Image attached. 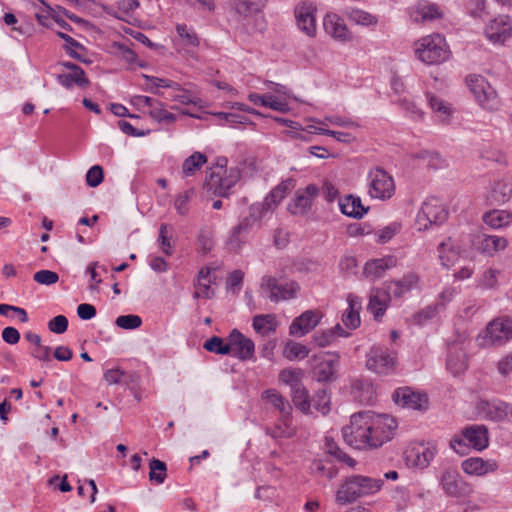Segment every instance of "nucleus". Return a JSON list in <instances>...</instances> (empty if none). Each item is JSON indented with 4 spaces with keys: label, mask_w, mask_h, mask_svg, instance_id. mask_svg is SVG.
I'll return each instance as SVG.
<instances>
[{
    "label": "nucleus",
    "mask_w": 512,
    "mask_h": 512,
    "mask_svg": "<svg viewBox=\"0 0 512 512\" xmlns=\"http://www.w3.org/2000/svg\"><path fill=\"white\" fill-rule=\"evenodd\" d=\"M396 428V420L388 414L361 411L351 416L350 424L342 429V435L344 441L355 449H374L390 441Z\"/></svg>",
    "instance_id": "obj_1"
},
{
    "label": "nucleus",
    "mask_w": 512,
    "mask_h": 512,
    "mask_svg": "<svg viewBox=\"0 0 512 512\" xmlns=\"http://www.w3.org/2000/svg\"><path fill=\"white\" fill-rule=\"evenodd\" d=\"M383 485L381 479L368 476L353 475L347 477L336 492V502L341 505L350 504L359 497L378 492Z\"/></svg>",
    "instance_id": "obj_2"
},
{
    "label": "nucleus",
    "mask_w": 512,
    "mask_h": 512,
    "mask_svg": "<svg viewBox=\"0 0 512 512\" xmlns=\"http://www.w3.org/2000/svg\"><path fill=\"white\" fill-rule=\"evenodd\" d=\"M270 0H229V13L241 27L252 34L256 28L258 17L263 12Z\"/></svg>",
    "instance_id": "obj_3"
},
{
    "label": "nucleus",
    "mask_w": 512,
    "mask_h": 512,
    "mask_svg": "<svg viewBox=\"0 0 512 512\" xmlns=\"http://www.w3.org/2000/svg\"><path fill=\"white\" fill-rule=\"evenodd\" d=\"M417 58L427 65H437L449 58L450 51L440 34L428 35L415 43Z\"/></svg>",
    "instance_id": "obj_4"
},
{
    "label": "nucleus",
    "mask_w": 512,
    "mask_h": 512,
    "mask_svg": "<svg viewBox=\"0 0 512 512\" xmlns=\"http://www.w3.org/2000/svg\"><path fill=\"white\" fill-rule=\"evenodd\" d=\"M467 86L473 93L481 107L488 111H496L500 107V100L495 89L480 75H469L466 78Z\"/></svg>",
    "instance_id": "obj_5"
},
{
    "label": "nucleus",
    "mask_w": 512,
    "mask_h": 512,
    "mask_svg": "<svg viewBox=\"0 0 512 512\" xmlns=\"http://www.w3.org/2000/svg\"><path fill=\"white\" fill-rule=\"evenodd\" d=\"M366 366L380 376L393 375L397 368L396 353L381 346H373L367 355Z\"/></svg>",
    "instance_id": "obj_6"
},
{
    "label": "nucleus",
    "mask_w": 512,
    "mask_h": 512,
    "mask_svg": "<svg viewBox=\"0 0 512 512\" xmlns=\"http://www.w3.org/2000/svg\"><path fill=\"white\" fill-rule=\"evenodd\" d=\"M264 214L265 212L263 211V207H260L259 203L251 205L248 209V215L243 217L240 222L231 230L227 241L229 247L234 251L238 250L244 242V240L241 238V235L247 233L257 222L263 218Z\"/></svg>",
    "instance_id": "obj_7"
},
{
    "label": "nucleus",
    "mask_w": 512,
    "mask_h": 512,
    "mask_svg": "<svg viewBox=\"0 0 512 512\" xmlns=\"http://www.w3.org/2000/svg\"><path fill=\"white\" fill-rule=\"evenodd\" d=\"M447 217L448 212L442 203L435 197L428 198L417 215L419 230H426L433 224H441Z\"/></svg>",
    "instance_id": "obj_8"
},
{
    "label": "nucleus",
    "mask_w": 512,
    "mask_h": 512,
    "mask_svg": "<svg viewBox=\"0 0 512 512\" xmlns=\"http://www.w3.org/2000/svg\"><path fill=\"white\" fill-rule=\"evenodd\" d=\"M369 194L373 198L385 200L392 197L395 190L393 178L382 168L377 167L370 171Z\"/></svg>",
    "instance_id": "obj_9"
},
{
    "label": "nucleus",
    "mask_w": 512,
    "mask_h": 512,
    "mask_svg": "<svg viewBox=\"0 0 512 512\" xmlns=\"http://www.w3.org/2000/svg\"><path fill=\"white\" fill-rule=\"evenodd\" d=\"M261 289L269 293L268 297L272 302H279L294 298L300 287L295 281L279 284L275 277L264 276L261 280Z\"/></svg>",
    "instance_id": "obj_10"
},
{
    "label": "nucleus",
    "mask_w": 512,
    "mask_h": 512,
    "mask_svg": "<svg viewBox=\"0 0 512 512\" xmlns=\"http://www.w3.org/2000/svg\"><path fill=\"white\" fill-rule=\"evenodd\" d=\"M392 400L402 408L412 410L425 411L429 406L426 394L416 392L407 386L397 388L392 394Z\"/></svg>",
    "instance_id": "obj_11"
},
{
    "label": "nucleus",
    "mask_w": 512,
    "mask_h": 512,
    "mask_svg": "<svg viewBox=\"0 0 512 512\" xmlns=\"http://www.w3.org/2000/svg\"><path fill=\"white\" fill-rule=\"evenodd\" d=\"M512 338V319L496 318L486 327L485 341L490 345H502Z\"/></svg>",
    "instance_id": "obj_12"
},
{
    "label": "nucleus",
    "mask_w": 512,
    "mask_h": 512,
    "mask_svg": "<svg viewBox=\"0 0 512 512\" xmlns=\"http://www.w3.org/2000/svg\"><path fill=\"white\" fill-rule=\"evenodd\" d=\"M315 12L316 7L311 2L299 3L294 9L298 28L309 37L316 35Z\"/></svg>",
    "instance_id": "obj_13"
},
{
    "label": "nucleus",
    "mask_w": 512,
    "mask_h": 512,
    "mask_svg": "<svg viewBox=\"0 0 512 512\" xmlns=\"http://www.w3.org/2000/svg\"><path fill=\"white\" fill-rule=\"evenodd\" d=\"M485 35L492 43H504L512 36V20L507 15L492 19L485 28Z\"/></svg>",
    "instance_id": "obj_14"
},
{
    "label": "nucleus",
    "mask_w": 512,
    "mask_h": 512,
    "mask_svg": "<svg viewBox=\"0 0 512 512\" xmlns=\"http://www.w3.org/2000/svg\"><path fill=\"white\" fill-rule=\"evenodd\" d=\"M228 340L231 345V354L234 357H237L240 360H249L254 357V342L237 329H233L230 332Z\"/></svg>",
    "instance_id": "obj_15"
},
{
    "label": "nucleus",
    "mask_w": 512,
    "mask_h": 512,
    "mask_svg": "<svg viewBox=\"0 0 512 512\" xmlns=\"http://www.w3.org/2000/svg\"><path fill=\"white\" fill-rule=\"evenodd\" d=\"M318 193L319 188L314 184H309L304 189L297 190L293 203L289 205V211L292 214H306L311 209Z\"/></svg>",
    "instance_id": "obj_16"
},
{
    "label": "nucleus",
    "mask_w": 512,
    "mask_h": 512,
    "mask_svg": "<svg viewBox=\"0 0 512 512\" xmlns=\"http://www.w3.org/2000/svg\"><path fill=\"white\" fill-rule=\"evenodd\" d=\"M507 240L497 235L478 234L473 239L474 248L486 255L492 256L495 253L504 250L507 246Z\"/></svg>",
    "instance_id": "obj_17"
},
{
    "label": "nucleus",
    "mask_w": 512,
    "mask_h": 512,
    "mask_svg": "<svg viewBox=\"0 0 512 512\" xmlns=\"http://www.w3.org/2000/svg\"><path fill=\"white\" fill-rule=\"evenodd\" d=\"M320 321V315L316 311L308 310L296 317L290 327L289 334L302 337L312 331Z\"/></svg>",
    "instance_id": "obj_18"
},
{
    "label": "nucleus",
    "mask_w": 512,
    "mask_h": 512,
    "mask_svg": "<svg viewBox=\"0 0 512 512\" xmlns=\"http://www.w3.org/2000/svg\"><path fill=\"white\" fill-rule=\"evenodd\" d=\"M436 452L437 450L434 446L419 444L406 452V460L412 466L424 469L433 460Z\"/></svg>",
    "instance_id": "obj_19"
},
{
    "label": "nucleus",
    "mask_w": 512,
    "mask_h": 512,
    "mask_svg": "<svg viewBox=\"0 0 512 512\" xmlns=\"http://www.w3.org/2000/svg\"><path fill=\"white\" fill-rule=\"evenodd\" d=\"M340 355L338 353H327V358H324L315 368L316 379L319 382H332L336 379V371L339 367Z\"/></svg>",
    "instance_id": "obj_20"
},
{
    "label": "nucleus",
    "mask_w": 512,
    "mask_h": 512,
    "mask_svg": "<svg viewBox=\"0 0 512 512\" xmlns=\"http://www.w3.org/2000/svg\"><path fill=\"white\" fill-rule=\"evenodd\" d=\"M295 180L288 178L273 188L270 193L264 198L263 203L260 207H263V211L266 213L278 206L283 198L294 188Z\"/></svg>",
    "instance_id": "obj_21"
},
{
    "label": "nucleus",
    "mask_w": 512,
    "mask_h": 512,
    "mask_svg": "<svg viewBox=\"0 0 512 512\" xmlns=\"http://www.w3.org/2000/svg\"><path fill=\"white\" fill-rule=\"evenodd\" d=\"M323 26L327 34L339 41H349L350 32L344 20L335 13H328L323 20Z\"/></svg>",
    "instance_id": "obj_22"
},
{
    "label": "nucleus",
    "mask_w": 512,
    "mask_h": 512,
    "mask_svg": "<svg viewBox=\"0 0 512 512\" xmlns=\"http://www.w3.org/2000/svg\"><path fill=\"white\" fill-rule=\"evenodd\" d=\"M461 467L469 475L483 476L495 472L498 469V463L493 459L484 460L480 457H471L464 460Z\"/></svg>",
    "instance_id": "obj_23"
},
{
    "label": "nucleus",
    "mask_w": 512,
    "mask_h": 512,
    "mask_svg": "<svg viewBox=\"0 0 512 512\" xmlns=\"http://www.w3.org/2000/svg\"><path fill=\"white\" fill-rule=\"evenodd\" d=\"M463 438L475 449L481 451L488 447V429L484 425H471L462 429Z\"/></svg>",
    "instance_id": "obj_24"
},
{
    "label": "nucleus",
    "mask_w": 512,
    "mask_h": 512,
    "mask_svg": "<svg viewBox=\"0 0 512 512\" xmlns=\"http://www.w3.org/2000/svg\"><path fill=\"white\" fill-rule=\"evenodd\" d=\"M391 296L386 288H373L370 292L368 310L379 320L386 312Z\"/></svg>",
    "instance_id": "obj_25"
},
{
    "label": "nucleus",
    "mask_w": 512,
    "mask_h": 512,
    "mask_svg": "<svg viewBox=\"0 0 512 512\" xmlns=\"http://www.w3.org/2000/svg\"><path fill=\"white\" fill-rule=\"evenodd\" d=\"M396 258L388 256L379 259H372L366 262L364 266V275L372 280L380 278L386 270L396 266Z\"/></svg>",
    "instance_id": "obj_26"
},
{
    "label": "nucleus",
    "mask_w": 512,
    "mask_h": 512,
    "mask_svg": "<svg viewBox=\"0 0 512 512\" xmlns=\"http://www.w3.org/2000/svg\"><path fill=\"white\" fill-rule=\"evenodd\" d=\"M341 212L354 219H362L367 214L369 207L362 204L360 197L347 195L339 201Z\"/></svg>",
    "instance_id": "obj_27"
},
{
    "label": "nucleus",
    "mask_w": 512,
    "mask_h": 512,
    "mask_svg": "<svg viewBox=\"0 0 512 512\" xmlns=\"http://www.w3.org/2000/svg\"><path fill=\"white\" fill-rule=\"evenodd\" d=\"M348 308L342 316L344 325L349 329H356L360 326L361 320L359 311L362 308L361 299L354 295L348 294L347 296Z\"/></svg>",
    "instance_id": "obj_28"
},
{
    "label": "nucleus",
    "mask_w": 512,
    "mask_h": 512,
    "mask_svg": "<svg viewBox=\"0 0 512 512\" xmlns=\"http://www.w3.org/2000/svg\"><path fill=\"white\" fill-rule=\"evenodd\" d=\"M351 394L354 399L363 404H370L375 400V388L366 379H356L351 385Z\"/></svg>",
    "instance_id": "obj_29"
},
{
    "label": "nucleus",
    "mask_w": 512,
    "mask_h": 512,
    "mask_svg": "<svg viewBox=\"0 0 512 512\" xmlns=\"http://www.w3.org/2000/svg\"><path fill=\"white\" fill-rule=\"evenodd\" d=\"M419 277L415 273H408L402 279L390 281L386 283V289L389 291L390 296L396 298L401 297L406 292L410 291L418 282Z\"/></svg>",
    "instance_id": "obj_30"
},
{
    "label": "nucleus",
    "mask_w": 512,
    "mask_h": 512,
    "mask_svg": "<svg viewBox=\"0 0 512 512\" xmlns=\"http://www.w3.org/2000/svg\"><path fill=\"white\" fill-rule=\"evenodd\" d=\"M447 368L453 373V375H458L467 368L465 352L455 345L449 347Z\"/></svg>",
    "instance_id": "obj_31"
},
{
    "label": "nucleus",
    "mask_w": 512,
    "mask_h": 512,
    "mask_svg": "<svg viewBox=\"0 0 512 512\" xmlns=\"http://www.w3.org/2000/svg\"><path fill=\"white\" fill-rule=\"evenodd\" d=\"M262 397L267 399L280 412L284 420L291 417L292 406L276 389L265 390Z\"/></svg>",
    "instance_id": "obj_32"
},
{
    "label": "nucleus",
    "mask_w": 512,
    "mask_h": 512,
    "mask_svg": "<svg viewBox=\"0 0 512 512\" xmlns=\"http://www.w3.org/2000/svg\"><path fill=\"white\" fill-rule=\"evenodd\" d=\"M512 184L507 181L497 182L487 196L491 205H500L506 203L511 198Z\"/></svg>",
    "instance_id": "obj_33"
},
{
    "label": "nucleus",
    "mask_w": 512,
    "mask_h": 512,
    "mask_svg": "<svg viewBox=\"0 0 512 512\" xmlns=\"http://www.w3.org/2000/svg\"><path fill=\"white\" fill-rule=\"evenodd\" d=\"M248 99L250 102L257 106L269 107L273 110L280 112H286L288 110L287 103L278 100L275 96L271 94L260 95L257 93H250L248 95Z\"/></svg>",
    "instance_id": "obj_34"
},
{
    "label": "nucleus",
    "mask_w": 512,
    "mask_h": 512,
    "mask_svg": "<svg viewBox=\"0 0 512 512\" xmlns=\"http://www.w3.org/2000/svg\"><path fill=\"white\" fill-rule=\"evenodd\" d=\"M56 79L58 83L66 89H71L74 85H77L80 88H85L90 85V81L86 77L85 71H73L70 73L58 74Z\"/></svg>",
    "instance_id": "obj_35"
},
{
    "label": "nucleus",
    "mask_w": 512,
    "mask_h": 512,
    "mask_svg": "<svg viewBox=\"0 0 512 512\" xmlns=\"http://www.w3.org/2000/svg\"><path fill=\"white\" fill-rule=\"evenodd\" d=\"M291 397L294 405L303 413H308L311 408V400L308 390L302 383H294L291 388Z\"/></svg>",
    "instance_id": "obj_36"
},
{
    "label": "nucleus",
    "mask_w": 512,
    "mask_h": 512,
    "mask_svg": "<svg viewBox=\"0 0 512 512\" xmlns=\"http://www.w3.org/2000/svg\"><path fill=\"white\" fill-rule=\"evenodd\" d=\"M252 326L257 333L266 336L276 331L277 322L273 314H261L254 316Z\"/></svg>",
    "instance_id": "obj_37"
},
{
    "label": "nucleus",
    "mask_w": 512,
    "mask_h": 512,
    "mask_svg": "<svg viewBox=\"0 0 512 512\" xmlns=\"http://www.w3.org/2000/svg\"><path fill=\"white\" fill-rule=\"evenodd\" d=\"M483 221L491 228L498 229L512 222V214L505 210H492L484 214Z\"/></svg>",
    "instance_id": "obj_38"
},
{
    "label": "nucleus",
    "mask_w": 512,
    "mask_h": 512,
    "mask_svg": "<svg viewBox=\"0 0 512 512\" xmlns=\"http://www.w3.org/2000/svg\"><path fill=\"white\" fill-rule=\"evenodd\" d=\"M441 484L449 496H458L460 495V476L455 470H446L443 472L441 477Z\"/></svg>",
    "instance_id": "obj_39"
},
{
    "label": "nucleus",
    "mask_w": 512,
    "mask_h": 512,
    "mask_svg": "<svg viewBox=\"0 0 512 512\" xmlns=\"http://www.w3.org/2000/svg\"><path fill=\"white\" fill-rule=\"evenodd\" d=\"M210 269L208 267L202 268L198 272V288L199 290L194 292V298H205L211 299L214 295L213 290L211 289V279H210Z\"/></svg>",
    "instance_id": "obj_40"
},
{
    "label": "nucleus",
    "mask_w": 512,
    "mask_h": 512,
    "mask_svg": "<svg viewBox=\"0 0 512 512\" xmlns=\"http://www.w3.org/2000/svg\"><path fill=\"white\" fill-rule=\"evenodd\" d=\"M207 162V157L201 152H194L187 157L182 164V173L184 176H192Z\"/></svg>",
    "instance_id": "obj_41"
},
{
    "label": "nucleus",
    "mask_w": 512,
    "mask_h": 512,
    "mask_svg": "<svg viewBox=\"0 0 512 512\" xmlns=\"http://www.w3.org/2000/svg\"><path fill=\"white\" fill-rule=\"evenodd\" d=\"M291 417H287L285 420L283 416H280L279 422L275 424L273 428H268L266 433L274 439L278 438H289L295 433L291 426Z\"/></svg>",
    "instance_id": "obj_42"
},
{
    "label": "nucleus",
    "mask_w": 512,
    "mask_h": 512,
    "mask_svg": "<svg viewBox=\"0 0 512 512\" xmlns=\"http://www.w3.org/2000/svg\"><path fill=\"white\" fill-rule=\"evenodd\" d=\"M488 416L494 421H512V404L498 402L490 406Z\"/></svg>",
    "instance_id": "obj_43"
},
{
    "label": "nucleus",
    "mask_w": 512,
    "mask_h": 512,
    "mask_svg": "<svg viewBox=\"0 0 512 512\" xmlns=\"http://www.w3.org/2000/svg\"><path fill=\"white\" fill-rule=\"evenodd\" d=\"M204 349L208 352H212L218 355H229L231 354L230 341L225 343L221 337L213 336L203 345Z\"/></svg>",
    "instance_id": "obj_44"
},
{
    "label": "nucleus",
    "mask_w": 512,
    "mask_h": 512,
    "mask_svg": "<svg viewBox=\"0 0 512 512\" xmlns=\"http://www.w3.org/2000/svg\"><path fill=\"white\" fill-rule=\"evenodd\" d=\"M149 479L151 482H155L156 484L164 483L167 477V466L166 464L156 458H153L149 463Z\"/></svg>",
    "instance_id": "obj_45"
},
{
    "label": "nucleus",
    "mask_w": 512,
    "mask_h": 512,
    "mask_svg": "<svg viewBox=\"0 0 512 512\" xmlns=\"http://www.w3.org/2000/svg\"><path fill=\"white\" fill-rule=\"evenodd\" d=\"M438 252L439 259L443 266H449L458 257V251L452 245L450 238L447 241H443L442 243H440L438 247Z\"/></svg>",
    "instance_id": "obj_46"
},
{
    "label": "nucleus",
    "mask_w": 512,
    "mask_h": 512,
    "mask_svg": "<svg viewBox=\"0 0 512 512\" xmlns=\"http://www.w3.org/2000/svg\"><path fill=\"white\" fill-rule=\"evenodd\" d=\"M308 354L309 349L307 346L293 341L287 342L283 351V356L290 361L298 358L303 359L307 357Z\"/></svg>",
    "instance_id": "obj_47"
},
{
    "label": "nucleus",
    "mask_w": 512,
    "mask_h": 512,
    "mask_svg": "<svg viewBox=\"0 0 512 512\" xmlns=\"http://www.w3.org/2000/svg\"><path fill=\"white\" fill-rule=\"evenodd\" d=\"M426 97L431 109L438 114V116L442 119L443 122L447 121L451 113L450 106L447 103H445L442 99L438 98L437 96L431 93H427Z\"/></svg>",
    "instance_id": "obj_48"
},
{
    "label": "nucleus",
    "mask_w": 512,
    "mask_h": 512,
    "mask_svg": "<svg viewBox=\"0 0 512 512\" xmlns=\"http://www.w3.org/2000/svg\"><path fill=\"white\" fill-rule=\"evenodd\" d=\"M149 115L157 122L172 123L176 120V116L167 111L164 108V104L158 100H156L155 105L150 108Z\"/></svg>",
    "instance_id": "obj_49"
},
{
    "label": "nucleus",
    "mask_w": 512,
    "mask_h": 512,
    "mask_svg": "<svg viewBox=\"0 0 512 512\" xmlns=\"http://www.w3.org/2000/svg\"><path fill=\"white\" fill-rule=\"evenodd\" d=\"M347 15L352 22L358 25L369 26L377 23L375 16L361 9H351Z\"/></svg>",
    "instance_id": "obj_50"
},
{
    "label": "nucleus",
    "mask_w": 512,
    "mask_h": 512,
    "mask_svg": "<svg viewBox=\"0 0 512 512\" xmlns=\"http://www.w3.org/2000/svg\"><path fill=\"white\" fill-rule=\"evenodd\" d=\"M115 324L125 330L137 329L142 324V319L138 315H121L116 318Z\"/></svg>",
    "instance_id": "obj_51"
},
{
    "label": "nucleus",
    "mask_w": 512,
    "mask_h": 512,
    "mask_svg": "<svg viewBox=\"0 0 512 512\" xmlns=\"http://www.w3.org/2000/svg\"><path fill=\"white\" fill-rule=\"evenodd\" d=\"M314 407L322 414H327L330 411V398L325 389H319L313 398Z\"/></svg>",
    "instance_id": "obj_52"
},
{
    "label": "nucleus",
    "mask_w": 512,
    "mask_h": 512,
    "mask_svg": "<svg viewBox=\"0 0 512 512\" xmlns=\"http://www.w3.org/2000/svg\"><path fill=\"white\" fill-rule=\"evenodd\" d=\"M33 280L41 285H52L58 282L59 276L51 270H40L33 275Z\"/></svg>",
    "instance_id": "obj_53"
},
{
    "label": "nucleus",
    "mask_w": 512,
    "mask_h": 512,
    "mask_svg": "<svg viewBox=\"0 0 512 512\" xmlns=\"http://www.w3.org/2000/svg\"><path fill=\"white\" fill-rule=\"evenodd\" d=\"M178 35L185 41L187 45L198 46L199 39L194 31L187 27L185 24H178L176 26Z\"/></svg>",
    "instance_id": "obj_54"
},
{
    "label": "nucleus",
    "mask_w": 512,
    "mask_h": 512,
    "mask_svg": "<svg viewBox=\"0 0 512 512\" xmlns=\"http://www.w3.org/2000/svg\"><path fill=\"white\" fill-rule=\"evenodd\" d=\"M104 178L103 169L99 165L92 166L86 174V182L87 185L90 187H97L99 186Z\"/></svg>",
    "instance_id": "obj_55"
},
{
    "label": "nucleus",
    "mask_w": 512,
    "mask_h": 512,
    "mask_svg": "<svg viewBox=\"0 0 512 512\" xmlns=\"http://www.w3.org/2000/svg\"><path fill=\"white\" fill-rule=\"evenodd\" d=\"M335 330L326 329L313 335V341L319 347H325L335 341Z\"/></svg>",
    "instance_id": "obj_56"
},
{
    "label": "nucleus",
    "mask_w": 512,
    "mask_h": 512,
    "mask_svg": "<svg viewBox=\"0 0 512 512\" xmlns=\"http://www.w3.org/2000/svg\"><path fill=\"white\" fill-rule=\"evenodd\" d=\"M418 14L421 16L422 21H431L442 16L439 8L435 4L419 7Z\"/></svg>",
    "instance_id": "obj_57"
},
{
    "label": "nucleus",
    "mask_w": 512,
    "mask_h": 512,
    "mask_svg": "<svg viewBox=\"0 0 512 512\" xmlns=\"http://www.w3.org/2000/svg\"><path fill=\"white\" fill-rule=\"evenodd\" d=\"M68 319L64 315H58L48 322V329L56 334H63L67 331Z\"/></svg>",
    "instance_id": "obj_58"
},
{
    "label": "nucleus",
    "mask_w": 512,
    "mask_h": 512,
    "mask_svg": "<svg viewBox=\"0 0 512 512\" xmlns=\"http://www.w3.org/2000/svg\"><path fill=\"white\" fill-rule=\"evenodd\" d=\"M142 77L151 83V86H146L144 89L146 91H150L157 95H160V92L158 90H156V88H159V87L167 88L169 81H170L169 79L159 78V77H155V76H149L146 74H143Z\"/></svg>",
    "instance_id": "obj_59"
},
{
    "label": "nucleus",
    "mask_w": 512,
    "mask_h": 512,
    "mask_svg": "<svg viewBox=\"0 0 512 512\" xmlns=\"http://www.w3.org/2000/svg\"><path fill=\"white\" fill-rule=\"evenodd\" d=\"M223 175L222 172L218 171H211L209 175H207L204 186L208 189L213 191L215 194L219 191V187H221V181H222Z\"/></svg>",
    "instance_id": "obj_60"
},
{
    "label": "nucleus",
    "mask_w": 512,
    "mask_h": 512,
    "mask_svg": "<svg viewBox=\"0 0 512 512\" xmlns=\"http://www.w3.org/2000/svg\"><path fill=\"white\" fill-rule=\"evenodd\" d=\"M300 373V369H283L279 374V378L283 383L290 385L292 388L294 383H301L299 381Z\"/></svg>",
    "instance_id": "obj_61"
},
{
    "label": "nucleus",
    "mask_w": 512,
    "mask_h": 512,
    "mask_svg": "<svg viewBox=\"0 0 512 512\" xmlns=\"http://www.w3.org/2000/svg\"><path fill=\"white\" fill-rule=\"evenodd\" d=\"M401 225L398 223H392L378 232V241L380 243H386L399 231Z\"/></svg>",
    "instance_id": "obj_62"
},
{
    "label": "nucleus",
    "mask_w": 512,
    "mask_h": 512,
    "mask_svg": "<svg viewBox=\"0 0 512 512\" xmlns=\"http://www.w3.org/2000/svg\"><path fill=\"white\" fill-rule=\"evenodd\" d=\"M316 131L320 135H327V136L333 137L341 143H350L354 139L353 136L347 132H340V131H334V130H329V129H316Z\"/></svg>",
    "instance_id": "obj_63"
},
{
    "label": "nucleus",
    "mask_w": 512,
    "mask_h": 512,
    "mask_svg": "<svg viewBox=\"0 0 512 512\" xmlns=\"http://www.w3.org/2000/svg\"><path fill=\"white\" fill-rule=\"evenodd\" d=\"M243 277L244 273L241 270L231 272L227 279V288L234 292L235 290H239L242 285Z\"/></svg>",
    "instance_id": "obj_64"
}]
</instances>
